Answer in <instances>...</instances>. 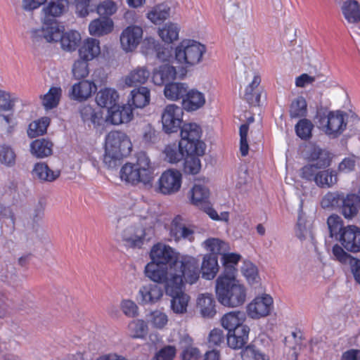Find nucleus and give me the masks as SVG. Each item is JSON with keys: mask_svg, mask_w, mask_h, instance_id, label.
I'll use <instances>...</instances> for the list:
<instances>
[{"mask_svg": "<svg viewBox=\"0 0 360 360\" xmlns=\"http://www.w3.org/2000/svg\"><path fill=\"white\" fill-rule=\"evenodd\" d=\"M307 159L314 162L318 167H328L331 162L330 153L316 146H311L307 151Z\"/></svg>", "mask_w": 360, "mask_h": 360, "instance_id": "c85d7f7f", "label": "nucleus"}, {"mask_svg": "<svg viewBox=\"0 0 360 360\" xmlns=\"http://www.w3.org/2000/svg\"><path fill=\"white\" fill-rule=\"evenodd\" d=\"M105 147L109 148L115 153L128 156L132 149V143L129 137L124 132L120 131H112L105 136Z\"/></svg>", "mask_w": 360, "mask_h": 360, "instance_id": "1a4fd4ad", "label": "nucleus"}, {"mask_svg": "<svg viewBox=\"0 0 360 360\" xmlns=\"http://www.w3.org/2000/svg\"><path fill=\"white\" fill-rule=\"evenodd\" d=\"M15 98L10 93L0 89V110L10 111L14 108Z\"/></svg>", "mask_w": 360, "mask_h": 360, "instance_id": "69168bd1", "label": "nucleus"}, {"mask_svg": "<svg viewBox=\"0 0 360 360\" xmlns=\"http://www.w3.org/2000/svg\"><path fill=\"white\" fill-rule=\"evenodd\" d=\"M249 332L250 328L246 325L228 332L226 335L228 345L234 349L242 348L248 340Z\"/></svg>", "mask_w": 360, "mask_h": 360, "instance_id": "412c9836", "label": "nucleus"}, {"mask_svg": "<svg viewBox=\"0 0 360 360\" xmlns=\"http://www.w3.org/2000/svg\"><path fill=\"white\" fill-rule=\"evenodd\" d=\"M154 167L146 153H139L135 163L127 162L120 169L122 181L134 186H141L149 190L155 179Z\"/></svg>", "mask_w": 360, "mask_h": 360, "instance_id": "f03ea898", "label": "nucleus"}, {"mask_svg": "<svg viewBox=\"0 0 360 360\" xmlns=\"http://www.w3.org/2000/svg\"><path fill=\"white\" fill-rule=\"evenodd\" d=\"M241 256L236 253L224 254L222 256L223 272L219 276L236 277V265Z\"/></svg>", "mask_w": 360, "mask_h": 360, "instance_id": "58836bf2", "label": "nucleus"}, {"mask_svg": "<svg viewBox=\"0 0 360 360\" xmlns=\"http://www.w3.org/2000/svg\"><path fill=\"white\" fill-rule=\"evenodd\" d=\"M132 108L127 105H115L108 110L107 120L115 125L130 122L133 118Z\"/></svg>", "mask_w": 360, "mask_h": 360, "instance_id": "aec40b11", "label": "nucleus"}, {"mask_svg": "<svg viewBox=\"0 0 360 360\" xmlns=\"http://www.w3.org/2000/svg\"><path fill=\"white\" fill-rule=\"evenodd\" d=\"M143 46L149 51H153L156 53L157 58L162 62L169 61L172 58V48L165 47L159 44L153 38H146L143 41Z\"/></svg>", "mask_w": 360, "mask_h": 360, "instance_id": "2f4dec72", "label": "nucleus"}, {"mask_svg": "<svg viewBox=\"0 0 360 360\" xmlns=\"http://www.w3.org/2000/svg\"><path fill=\"white\" fill-rule=\"evenodd\" d=\"M131 98H129L128 105L136 108H142L147 105L150 100V90L146 86L134 89L131 91Z\"/></svg>", "mask_w": 360, "mask_h": 360, "instance_id": "c756f323", "label": "nucleus"}, {"mask_svg": "<svg viewBox=\"0 0 360 360\" xmlns=\"http://www.w3.org/2000/svg\"><path fill=\"white\" fill-rule=\"evenodd\" d=\"M289 114L291 118L306 117L307 114V103L303 96H298L292 101L290 105Z\"/></svg>", "mask_w": 360, "mask_h": 360, "instance_id": "8fccbe9b", "label": "nucleus"}, {"mask_svg": "<svg viewBox=\"0 0 360 360\" xmlns=\"http://www.w3.org/2000/svg\"><path fill=\"white\" fill-rule=\"evenodd\" d=\"M68 2L67 0H51L43 8L44 21L41 36L46 41H51L53 37H59V24L56 18L60 16L65 11Z\"/></svg>", "mask_w": 360, "mask_h": 360, "instance_id": "20e7f679", "label": "nucleus"}, {"mask_svg": "<svg viewBox=\"0 0 360 360\" xmlns=\"http://www.w3.org/2000/svg\"><path fill=\"white\" fill-rule=\"evenodd\" d=\"M209 194V190L205 186L195 184L190 191L191 201L193 205L200 207L207 201Z\"/></svg>", "mask_w": 360, "mask_h": 360, "instance_id": "de8ad7c7", "label": "nucleus"}, {"mask_svg": "<svg viewBox=\"0 0 360 360\" xmlns=\"http://www.w3.org/2000/svg\"><path fill=\"white\" fill-rule=\"evenodd\" d=\"M342 12L345 18L349 23L360 22V5L356 0H348L343 3Z\"/></svg>", "mask_w": 360, "mask_h": 360, "instance_id": "a19ab883", "label": "nucleus"}, {"mask_svg": "<svg viewBox=\"0 0 360 360\" xmlns=\"http://www.w3.org/2000/svg\"><path fill=\"white\" fill-rule=\"evenodd\" d=\"M196 153H186L184 163V172L188 174H196L201 169V162Z\"/></svg>", "mask_w": 360, "mask_h": 360, "instance_id": "603ef678", "label": "nucleus"}, {"mask_svg": "<svg viewBox=\"0 0 360 360\" xmlns=\"http://www.w3.org/2000/svg\"><path fill=\"white\" fill-rule=\"evenodd\" d=\"M205 52L204 44L195 40H184L175 49V58L179 63L190 67L198 64Z\"/></svg>", "mask_w": 360, "mask_h": 360, "instance_id": "0eeeda50", "label": "nucleus"}, {"mask_svg": "<svg viewBox=\"0 0 360 360\" xmlns=\"http://www.w3.org/2000/svg\"><path fill=\"white\" fill-rule=\"evenodd\" d=\"M345 117H347L345 112L340 110L331 111L327 116H320L319 123L327 135L337 137L346 129Z\"/></svg>", "mask_w": 360, "mask_h": 360, "instance_id": "6e6552de", "label": "nucleus"}, {"mask_svg": "<svg viewBox=\"0 0 360 360\" xmlns=\"http://www.w3.org/2000/svg\"><path fill=\"white\" fill-rule=\"evenodd\" d=\"M181 137L179 141L180 148H185L186 153H196L203 155L205 150V144L200 140L202 130L195 123H185L181 127Z\"/></svg>", "mask_w": 360, "mask_h": 360, "instance_id": "423d86ee", "label": "nucleus"}, {"mask_svg": "<svg viewBox=\"0 0 360 360\" xmlns=\"http://www.w3.org/2000/svg\"><path fill=\"white\" fill-rule=\"evenodd\" d=\"M138 295L141 304H154L162 299L164 290L157 283H147L140 288Z\"/></svg>", "mask_w": 360, "mask_h": 360, "instance_id": "f3484780", "label": "nucleus"}, {"mask_svg": "<svg viewBox=\"0 0 360 360\" xmlns=\"http://www.w3.org/2000/svg\"><path fill=\"white\" fill-rule=\"evenodd\" d=\"M164 152L166 158L171 163L180 161L186 155L185 148H180L179 145L176 146L175 143L167 146Z\"/></svg>", "mask_w": 360, "mask_h": 360, "instance_id": "13d9d810", "label": "nucleus"}, {"mask_svg": "<svg viewBox=\"0 0 360 360\" xmlns=\"http://www.w3.org/2000/svg\"><path fill=\"white\" fill-rule=\"evenodd\" d=\"M260 82V77L255 75L252 82L245 88L243 98L251 105L256 106L259 105L261 94L258 87Z\"/></svg>", "mask_w": 360, "mask_h": 360, "instance_id": "4c0bfd02", "label": "nucleus"}, {"mask_svg": "<svg viewBox=\"0 0 360 360\" xmlns=\"http://www.w3.org/2000/svg\"><path fill=\"white\" fill-rule=\"evenodd\" d=\"M327 224L331 238L335 237L340 238V234L345 231V226L343 225V221L340 217L333 214L328 218Z\"/></svg>", "mask_w": 360, "mask_h": 360, "instance_id": "6e6d98bb", "label": "nucleus"}, {"mask_svg": "<svg viewBox=\"0 0 360 360\" xmlns=\"http://www.w3.org/2000/svg\"><path fill=\"white\" fill-rule=\"evenodd\" d=\"M128 330L132 338H144L148 333V326L144 321L136 319L129 323Z\"/></svg>", "mask_w": 360, "mask_h": 360, "instance_id": "864d4df0", "label": "nucleus"}, {"mask_svg": "<svg viewBox=\"0 0 360 360\" xmlns=\"http://www.w3.org/2000/svg\"><path fill=\"white\" fill-rule=\"evenodd\" d=\"M16 155L13 150L4 145L0 148V162L6 167H11L15 164Z\"/></svg>", "mask_w": 360, "mask_h": 360, "instance_id": "680f3d73", "label": "nucleus"}, {"mask_svg": "<svg viewBox=\"0 0 360 360\" xmlns=\"http://www.w3.org/2000/svg\"><path fill=\"white\" fill-rule=\"evenodd\" d=\"M273 305V299L268 295L257 297L247 307V312L252 319H259L269 314Z\"/></svg>", "mask_w": 360, "mask_h": 360, "instance_id": "dca6fc26", "label": "nucleus"}, {"mask_svg": "<svg viewBox=\"0 0 360 360\" xmlns=\"http://www.w3.org/2000/svg\"><path fill=\"white\" fill-rule=\"evenodd\" d=\"M169 234L176 241L188 240L192 243L195 240L194 226L188 224L180 215L176 216L171 222Z\"/></svg>", "mask_w": 360, "mask_h": 360, "instance_id": "f8f14e48", "label": "nucleus"}, {"mask_svg": "<svg viewBox=\"0 0 360 360\" xmlns=\"http://www.w3.org/2000/svg\"><path fill=\"white\" fill-rule=\"evenodd\" d=\"M53 146L52 142L48 139H36L30 143V152L37 158H44L52 154Z\"/></svg>", "mask_w": 360, "mask_h": 360, "instance_id": "c9c22d12", "label": "nucleus"}, {"mask_svg": "<svg viewBox=\"0 0 360 360\" xmlns=\"http://www.w3.org/2000/svg\"><path fill=\"white\" fill-rule=\"evenodd\" d=\"M205 248L207 250L211 252V255L217 256V255L221 254L222 251L226 250V244L222 240L211 238L207 239L204 242Z\"/></svg>", "mask_w": 360, "mask_h": 360, "instance_id": "e2e57ef3", "label": "nucleus"}, {"mask_svg": "<svg viewBox=\"0 0 360 360\" xmlns=\"http://www.w3.org/2000/svg\"><path fill=\"white\" fill-rule=\"evenodd\" d=\"M50 124V119L47 117H41L32 122L28 127L27 135L30 138H35L42 136L46 132L47 127Z\"/></svg>", "mask_w": 360, "mask_h": 360, "instance_id": "09e8293b", "label": "nucleus"}, {"mask_svg": "<svg viewBox=\"0 0 360 360\" xmlns=\"http://www.w3.org/2000/svg\"><path fill=\"white\" fill-rule=\"evenodd\" d=\"M146 237L145 229L143 227L129 226L122 233V239L132 248H141Z\"/></svg>", "mask_w": 360, "mask_h": 360, "instance_id": "393cba45", "label": "nucleus"}, {"mask_svg": "<svg viewBox=\"0 0 360 360\" xmlns=\"http://www.w3.org/2000/svg\"><path fill=\"white\" fill-rule=\"evenodd\" d=\"M61 95L62 89L60 87H51L49 91L41 97L43 105L46 110L56 108L59 103Z\"/></svg>", "mask_w": 360, "mask_h": 360, "instance_id": "a18cd8bd", "label": "nucleus"}, {"mask_svg": "<svg viewBox=\"0 0 360 360\" xmlns=\"http://www.w3.org/2000/svg\"><path fill=\"white\" fill-rule=\"evenodd\" d=\"M339 241L348 252H360V228L354 225L345 226Z\"/></svg>", "mask_w": 360, "mask_h": 360, "instance_id": "2eb2a0df", "label": "nucleus"}, {"mask_svg": "<svg viewBox=\"0 0 360 360\" xmlns=\"http://www.w3.org/2000/svg\"><path fill=\"white\" fill-rule=\"evenodd\" d=\"M145 275L150 280L153 281V283L160 285L164 284V290H166V286L168 281L173 275H177L181 278H186L185 276H181L180 272L174 270H169V268L163 266L155 263L149 262L145 266Z\"/></svg>", "mask_w": 360, "mask_h": 360, "instance_id": "9b49d317", "label": "nucleus"}, {"mask_svg": "<svg viewBox=\"0 0 360 360\" xmlns=\"http://www.w3.org/2000/svg\"><path fill=\"white\" fill-rule=\"evenodd\" d=\"M117 11L116 4L111 0H105L97 6V13L102 16H110Z\"/></svg>", "mask_w": 360, "mask_h": 360, "instance_id": "338daca9", "label": "nucleus"}, {"mask_svg": "<svg viewBox=\"0 0 360 360\" xmlns=\"http://www.w3.org/2000/svg\"><path fill=\"white\" fill-rule=\"evenodd\" d=\"M242 360H270L267 352L257 345V342L246 346L241 351Z\"/></svg>", "mask_w": 360, "mask_h": 360, "instance_id": "ea45409f", "label": "nucleus"}, {"mask_svg": "<svg viewBox=\"0 0 360 360\" xmlns=\"http://www.w3.org/2000/svg\"><path fill=\"white\" fill-rule=\"evenodd\" d=\"M176 352V348L174 346L164 347L155 354L152 360H174Z\"/></svg>", "mask_w": 360, "mask_h": 360, "instance_id": "774afa93", "label": "nucleus"}, {"mask_svg": "<svg viewBox=\"0 0 360 360\" xmlns=\"http://www.w3.org/2000/svg\"><path fill=\"white\" fill-rule=\"evenodd\" d=\"M113 28L112 20L103 18L91 21L89 25V31L91 35L101 37L111 32Z\"/></svg>", "mask_w": 360, "mask_h": 360, "instance_id": "f704fd0d", "label": "nucleus"}, {"mask_svg": "<svg viewBox=\"0 0 360 360\" xmlns=\"http://www.w3.org/2000/svg\"><path fill=\"white\" fill-rule=\"evenodd\" d=\"M183 110L175 104L167 105L163 110L161 121L162 129L167 134L176 132L182 123Z\"/></svg>", "mask_w": 360, "mask_h": 360, "instance_id": "9d476101", "label": "nucleus"}, {"mask_svg": "<svg viewBox=\"0 0 360 360\" xmlns=\"http://www.w3.org/2000/svg\"><path fill=\"white\" fill-rule=\"evenodd\" d=\"M179 343L182 349L181 360H199L200 352L198 348L192 346L191 338L188 335L184 336Z\"/></svg>", "mask_w": 360, "mask_h": 360, "instance_id": "37998d69", "label": "nucleus"}, {"mask_svg": "<svg viewBox=\"0 0 360 360\" xmlns=\"http://www.w3.org/2000/svg\"><path fill=\"white\" fill-rule=\"evenodd\" d=\"M179 27L175 23L169 22L159 29L158 33L161 39L166 43H172L179 38Z\"/></svg>", "mask_w": 360, "mask_h": 360, "instance_id": "3c124183", "label": "nucleus"}, {"mask_svg": "<svg viewBox=\"0 0 360 360\" xmlns=\"http://www.w3.org/2000/svg\"><path fill=\"white\" fill-rule=\"evenodd\" d=\"M360 207V195L349 193L345 196L340 207L341 213L345 219H352L356 217Z\"/></svg>", "mask_w": 360, "mask_h": 360, "instance_id": "4be33fe9", "label": "nucleus"}, {"mask_svg": "<svg viewBox=\"0 0 360 360\" xmlns=\"http://www.w3.org/2000/svg\"><path fill=\"white\" fill-rule=\"evenodd\" d=\"M241 272L250 285L257 284L260 281L257 267L250 261L243 262Z\"/></svg>", "mask_w": 360, "mask_h": 360, "instance_id": "5fc2aeb1", "label": "nucleus"}, {"mask_svg": "<svg viewBox=\"0 0 360 360\" xmlns=\"http://www.w3.org/2000/svg\"><path fill=\"white\" fill-rule=\"evenodd\" d=\"M89 61L80 57L75 61L72 68V72L75 79H79L88 76L89 73Z\"/></svg>", "mask_w": 360, "mask_h": 360, "instance_id": "bf43d9fd", "label": "nucleus"}, {"mask_svg": "<svg viewBox=\"0 0 360 360\" xmlns=\"http://www.w3.org/2000/svg\"><path fill=\"white\" fill-rule=\"evenodd\" d=\"M32 174L41 181L52 182L60 176V171L51 169L45 162H37L34 165Z\"/></svg>", "mask_w": 360, "mask_h": 360, "instance_id": "cd10ccee", "label": "nucleus"}, {"mask_svg": "<svg viewBox=\"0 0 360 360\" xmlns=\"http://www.w3.org/2000/svg\"><path fill=\"white\" fill-rule=\"evenodd\" d=\"M150 262L166 266L169 270L180 272L185 276L188 284L193 285L200 278L199 260L191 255H180L169 245L158 243L154 245L150 252Z\"/></svg>", "mask_w": 360, "mask_h": 360, "instance_id": "f257e3e1", "label": "nucleus"}, {"mask_svg": "<svg viewBox=\"0 0 360 360\" xmlns=\"http://www.w3.org/2000/svg\"><path fill=\"white\" fill-rule=\"evenodd\" d=\"M96 90L97 86L94 82L82 80L72 85L69 92V97L72 100L84 101L91 97Z\"/></svg>", "mask_w": 360, "mask_h": 360, "instance_id": "a211bd4d", "label": "nucleus"}, {"mask_svg": "<svg viewBox=\"0 0 360 360\" xmlns=\"http://www.w3.org/2000/svg\"><path fill=\"white\" fill-rule=\"evenodd\" d=\"M118 98L119 95L116 90L111 88H105L97 93L96 101L99 106L106 108L109 110L116 105Z\"/></svg>", "mask_w": 360, "mask_h": 360, "instance_id": "7c9ffc66", "label": "nucleus"}, {"mask_svg": "<svg viewBox=\"0 0 360 360\" xmlns=\"http://www.w3.org/2000/svg\"><path fill=\"white\" fill-rule=\"evenodd\" d=\"M59 37H53V40L47 42H57L60 40L61 48L64 51H73L79 46L81 42V35L77 31H69L63 33V27L59 26Z\"/></svg>", "mask_w": 360, "mask_h": 360, "instance_id": "6ab92c4d", "label": "nucleus"}, {"mask_svg": "<svg viewBox=\"0 0 360 360\" xmlns=\"http://www.w3.org/2000/svg\"><path fill=\"white\" fill-rule=\"evenodd\" d=\"M170 14V8L164 4L154 6L147 14L148 18L154 24H160Z\"/></svg>", "mask_w": 360, "mask_h": 360, "instance_id": "c03bdc74", "label": "nucleus"}, {"mask_svg": "<svg viewBox=\"0 0 360 360\" xmlns=\"http://www.w3.org/2000/svg\"><path fill=\"white\" fill-rule=\"evenodd\" d=\"M181 173L176 169L165 171L158 180V191L164 195L177 193L181 186Z\"/></svg>", "mask_w": 360, "mask_h": 360, "instance_id": "ddd939ff", "label": "nucleus"}, {"mask_svg": "<svg viewBox=\"0 0 360 360\" xmlns=\"http://www.w3.org/2000/svg\"><path fill=\"white\" fill-rule=\"evenodd\" d=\"M197 306L204 318L212 319L217 314L216 302L210 293L200 294L197 300Z\"/></svg>", "mask_w": 360, "mask_h": 360, "instance_id": "a878e982", "label": "nucleus"}, {"mask_svg": "<svg viewBox=\"0 0 360 360\" xmlns=\"http://www.w3.org/2000/svg\"><path fill=\"white\" fill-rule=\"evenodd\" d=\"M176 69L170 65L165 64L153 70L152 80L155 85L162 86L171 83L176 78Z\"/></svg>", "mask_w": 360, "mask_h": 360, "instance_id": "5701e85b", "label": "nucleus"}, {"mask_svg": "<svg viewBox=\"0 0 360 360\" xmlns=\"http://www.w3.org/2000/svg\"><path fill=\"white\" fill-rule=\"evenodd\" d=\"M143 37V30L137 25L127 27L120 34V44L126 52L134 51L140 44Z\"/></svg>", "mask_w": 360, "mask_h": 360, "instance_id": "4468645a", "label": "nucleus"}, {"mask_svg": "<svg viewBox=\"0 0 360 360\" xmlns=\"http://www.w3.org/2000/svg\"><path fill=\"white\" fill-rule=\"evenodd\" d=\"M81 58L92 60L101 53L99 40L94 38H87L81 44L78 50Z\"/></svg>", "mask_w": 360, "mask_h": 360, "instance_id": "b1692460", "label": "nucleus"}, {"mask_svg": "<svg viewBox=\"0 0 360 360\" xmlns=\"http://www.w3.org/2000/svg\"><path fill=\"white\" fill-rule=\"evenodd\" d=\"M245 320V314L244 312L234 311L225 314L221 319V323L222 326L229 332L239 326H244Z\"/></svg>", "mask_w": 360, "mask_h": 360, "instance_id": "72a5a7b5", "label": "nucleus"}, {"mask_svg": "<svg viewBox=\"0 0 360 360\" xmlns=\"http://www.w3.org/2000/svg\"><path fill=\"white\" fill-rule=\"evenodd\" d=\"M215 292L219 302L225 307H238L246 301L247 289L236 277L219 276Z\"/></svg>", "mask_w": 360, "mask_h": 360, "instance_id": "7ed1b4c3", "label": "nucleus"}, {"mask_svg": "<svg viewBox=\"0 0 360 360\" xmlns=\"http://www.w3.org/2000/svg\"><path fill=\"white\" fill-rule=\"evenodd\" d=\"M150 77V72L146 67H139L131 71L125 79L128 86L144 84Z\"/></svg>", "mask_w": 360, "mask_h": 360, "instance_id": "49530a36", "label": "nucleus"}, {"mask_svg": "<svg viewBox=\"0 0 360 360\" xmlns=\"http://www.w3.org/2000/svg\"><path fill=\"white\" fill-rule=\"evenodd\" d=\"M202 278L206 280L213 279L219 269L217 257L211 255H205L201 267L199 266Z\"/></svg>", "mask_w": 360, "mask_h": 360, "instance_id": "e433bc0d", "label": "nucleus"}, {"mask_svg": "<svg viewBox=\"0 0 360 360\" xmlns=\"http://www.w3.org/2000/svg\"><path fill=\"white\" fill-rule=\"evenodd\" d=\"M188 86L185 83L171 82L165 84L164 94L167 99L177 101L184 99Z\"/></svg>", "mask_w": 360, "mask_h": 360, "instance_id": "79ce46f5", "label": "nucleus"}, {"mask_svg": "<svg viewBox=\"0 0 360 360\" xmlns=\"http://www.w3.org/2000/svg\"><path fill=\"white\" fill-rule=\"evenodd\" d=\"M186 278L173 275L168 281L165 293L172 297L171 308L175 314H183L187 311L190 297L185 292Z\"/></svg>", "mask_w": 360, "mask_h": 360, "instance_id": "39448f33", "label": "nucleus"}, {"mask_svg": "<svg viewBox=\"0 0 360 360\" xmlns=\"http://www.w3.org/2000/svg\"><path fill=\"white\" fill-rule=\"evenodd\" d=\"M205 103L204 94L196 89L187 90L182 101L183 107L186 111L196 110L202 107Z\"/></svg>", "mask_w": 360, "mask_h": 360, "instance_id": "bb28decb", "label": "nucleus"}, {"mask_svg": "<svg viewBox=\"0 0 360 360\" xmlns=\"http://www.w3.org/2000/svg\"><path fill=\"white\" fill-rule=\"evenodd\" d=\"M345 194L340 192H328L323 197L321 205L323 207H340Z\"/></svg>", "mask_w": 360, "mask_h": 360, "instance_id": "052dcab7", "label": "nucleus"}, {"mask_svg": "<svg viewBox=\"0 0 360 360\" xmlns=\"http://www.w3.org/2000/svg\"><path fill=\"white\" fill-rule=\"evenodd\" d=\"M7 220L8 221L10 231L13 232L15 223V214L9 207L0 205V222L1 224L6 223Z\"/></svg>", "mask_w": 360, "mask_h": 360, "instance_id": "0e129e2a", "label": "nucleus"}, {"mask_svg": "<svg viewBox=\"0 0 360 360\" xmlns=\"http://www.w3.org/2000/svg\"><path fill=\"white\" fill-rule=\"evenodd\" d=\"M338 181V173L332 169L319 170L314 182L317 186L322 188L333 187Z\"/></svg>", "mask_w": 360, "mask_h": 360, "instance_id": "473e14b6", "label": "nucleus"}, {"mask_svg": "<svg viewBox=\"0 0 360 360\" xmlns=\"http://www.w3.org/2000/svg\"><path fill=\"white\" fill-rule=\"evenodd\" d=\"M313 128L312 122L306 118L301 119L295 127L296 134L303 140H308L311 137Z\"/></svg>", "mask_w": 360, "mask_h": 360, "instance_id": "4d7b16f0", "label": "nucleus"}]
</instances>
